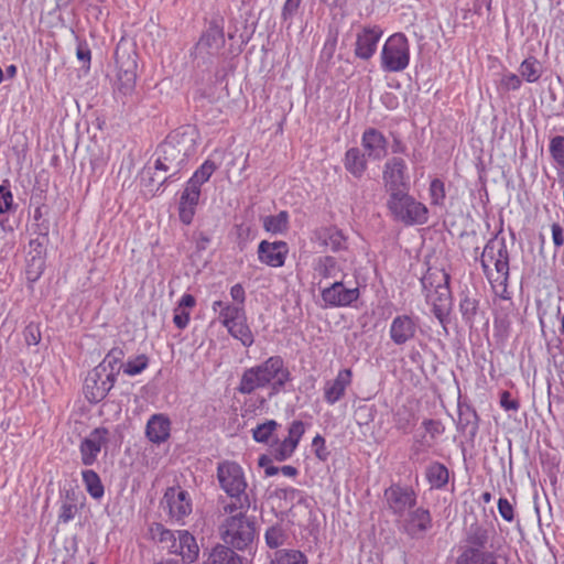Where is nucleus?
Listing matches in <instances>:
<instances>
[{"label":"nucleus","instance_id":"nucleus-21","mask_svg":"<svg viewBox=\"0 0 564 564\" xmlns=\"http://www.w3.org/2000/svg\"><path fill=\"white\" fill-rule=\"evenodd\" d=\"M432 528V517L427 509L416 508L409 512L403 522L404 532L412 539H419Z\"/></svg>","mask_w":564,"mask_h":564},{"label":"nucleus","instance_id":"nucleus-23","mask_svg":"<svg viewBox=\"0 0 564 564\" xmlns=\"http://www.w3.org/2000/svg\"><path fill=\"white\" fill-rule=\"evenodd\" d=\"M361 144L369 159L380 160L387 154V140L377 129H367L362 134Z\"/></svg>","mask_w":564,"mask_h":564},{"label":"nucleus","instance_id":"nucleus-6","mask_svg":"<svg viewBox=\"0 0 564 564\" xmlns=\"http://www.w3.org/2000/svg\"><path fill=\"white\" fill-rule=\"evenodd\" d=\"M387 207L392 218L405 226L424 225L427 223V207L411 196L409 191L389 195Z\"/></svg>","mask_w":564,"mask_h":564},{"label":"nucleus","instance_id":"nucleus-53","mask_svg":"<svg viewBox=\"0 0 564 564\" xmlns=\"http://www.w3.org/2000/svg\"><path fill=\"white\" fill-rule=\"evenodd\" d=\"M173 322L177 328L184 329L189 323V312L176 307L174 311Z\"/></svg>","mask_w":564,"mask_h":564},{"label":"nucleus","instance_id":"nucleus-31","mask_svg":"<svg viewBox=\"0 0 564 564\" xmlns=\"http://www.w3.org/2000/svg\"><path fill=\"white\" fill-rule=\"evenodd\" d=\"M180 535V550L178 555L188 563H193L197 560L199 547L196 539L186 530L176 531Z\"/></svg>","mask_w":564,"mask_h":564},{"label":"nucleus","instance_id":"nucleus-22","mask_svg":"<svg viewBox=\"0 0 564 564\" xmlns=\"http://www.w3.org/2000/svg\"><path fill=\"white\" fill-rule=\"evenodd\" d=\"M351 370L341 369L334 380H329L324 387V399L328 404H335L344 395L347 387L351 383Z\"/></svg>","mask_w":564,"mask_h":564},{"label":"nucleus","instance_id":"nucleus-11","mask_svg":"<svg viewBox=\"0 0 564 564\" xmlns=\"http://www.w3.org/2000/svg\"><path fill=\"white\" fill-rule=\"evenodd\" d=\"M164 509H167L169 517L178 523H183L185 517L192 512V500L186 490L181 487H170L166 489L161 502Z\"/></svg>","mask_w":564,"mask_h":564},{"label":"nucleus","instance_id":"nucleus-41","mask_svg":"<svg viewBox=\"0 0 564 564\" xmlns=\"http://www.w3.org/2000/svg\"><path fill=\"white\" fill-rule=\"evenodd\" d=\"M323 243L332 251H339L346 248V238L340 230L329 228L323 234Z\"/></svg>","mask_w":564,"mask_h":564},{"label":"nucleus","instance_id":"nucleus-54","mask_svg":"<svg viewBox=\"0 0 564 564\" xmlns=\"http://www.w3.org/2000/svg\"><path fill=\"white\" fill-rule=\"evenodd\" d=\"M76 55L78 61L83 63L82 68L88 69L90 67V50L88 46L86 44H79L77 46Z\"/></svg>","mask_w":564,"mask_h":564},{"label":"nucleus","instance_id":"nucleus-32","mask_svg":"<svg viewBox=\"0 0 564 564\" xmlns=\"http://www.w3.org/2000/svg\"><path fill=\"white\" fill-rule=\"evenodd\" d=\"M344 165L355 177H361L367 169L365 154L358 148L349 149L345 154Z\"/></svg>","mask_w":564,"mask_h":564},{"label":"nucleus","instance_id":"nucleus-3","mask_svg":"<svg viewBox=\"0 0 564 564\" xmlns=\"http://www.w3.org/2000/svg\"><path fill=\"white\" fill-rule=\"evenodd\" d=\"M480 262L495 294L502 300H509V252L505 239H489L481 252Z\"/></svg>","mask_w":564,"mask_h":564},{"label":"nucleus","instance_id":"nucleus-38","mask_svg":"<svg viewBox=\"0 0 564 564\" xmlns=\"http://www.w3.org/2000/svg\"><path fill=\"white\" fill-rule=\"evenodd\" d=\"M263 227L271 234H283L289 228L288 212H280L278 215L268 216L263 220Z\"/></svg>","mask_w":564,"mask_h":564},{"label":"nucleus","instance_id":"nucleus-16","mask_svg":"<svg viewBox=\"0 0 564 564\" xmlns=\"http://www.w3.org/2000/svg\"><path fill=\"white\" fill-rule=\"evenodd\" d=\"M108 430L97 427L93 430L80 443V458L85 466H91L98 457L101 447L108 442Z\"/></svg>","mask_w":564,"mask_h":564},{"label":"nucleus","instance_id":"nucleus-12","mask_svg":"<svg viewBox=\"0 0 564 564\" xmlns=\"http://www.w3.org/2000/svg\"><path fill=\"white\" fill-rule=\"evenodd\" d=\"M360 292L357 286H347L344 279L332 282L323 288L321 296L327 306L343 307L348 306L359 299Z\"/></svg>","mask_w":564,"mask_h":564},{"label":"nucleus","instance_id":"nucleus-40","mask_svg":"<svg viewBox=\"0 0 564 564\" xmlns=\"http://www.w3.org/2000/svg\"><path fill=\"white\" fill-rule=\"evenodd\" d=\"M124 357V350L122 347H113L105 357V359L97 366L104 367L106 371H115L116 376L119 373L121 368V361Z\"/></svg>","mask_w":564,"mask_h":564},{"label":"nucleus","instance_id":"nucleus-57","mask_svg":"<svg viewBox=\"0 0 564 564\" xmlns=\"http://www.w3.org/2000/svg\"><path fill=\"white\" fill-rule=\"evenodd\" d=\"M230 295L237 305H243L246 300V292L241 284L237 283L232 285L230 289Z\"/></svg>","mask_w":564,"mask_h":564},{"label":"nucleus","instance_id":"nucleus-24","mask_svg":"<svg viewBox=\"0 0 564 564\" xmlns=\"http://www.w3.org/2000/svg\"><path fill=\"white\" fill-rule=\"evenodd\" d=\"M199 196L200 189L186 183L178 203V216L183 224L189 225L193 221Z\"/></svg>","mask_w":564,"mask_h":564},{"label":"nucleus","instance_id":"nucleus-7","mask_svg":"<svg viewBox=\"0 0 564 564\" xmlns=\"http://www.w3.org/2000/svg\"><path fill=\"white\" fill-rule=\"evenodd\" d=\"M214 312L219 313V319L229 334L240 340L245 347H250L253 335L247 324V316L243 305L230 304L223 301H215L212 306Z\"/></svg>","mask_w":564,"mask_h":564},{"label":"nucleus","instance_id":"nucleus-48","mask_svg":"<svg viewBox=\"0 0 564 564\" xmlns=\"http://www.w3.org/2000/svg\"><path fill=\"white\" fill-rule=\"evenodd\" d=\"M25 343L35 346L41 341L40 327L36 324H29L23 332Z\"/></svg>","mask_w":564,"mask_h":564},{"label":"nucleus","instance_id":"nucleus-50","mask_svg":"<svg viewBox=\"0 0 564 564\" xmlns=\"http://www.w3.org/2000/svg\"><path fill=\"white\" fill-rule=\"evenodd\" d=\"M12 205L13 196L11 191L4 185H0V214L9 212Z\"/></svg>","mask_w":564,"mask_h":564},{"label":"nucleus","instance_id":"nucleus-29","mask_svg":"<svg viewBox=\"0 0 564 564\" xmlns=\"http://www.w3.org/2000/svg\"><path fill=\"white\" fill-rule=\"evenodd\" d=\"M206 564H242V557L227 544H218L210 551Z\"/></svg>","mask_w":564,"mask_h":564},{"label":"nucleus","instance_id":"nucleus-14","mask_svg":"<svg viewBox=\"0 0 564 564\" xmlns=\"http://www.w3.org/2000/svg\"><path fill=\"white\" fill-rule=\"evenodd\" d=\"M417 329L419 321L416 317L408 314L397 315L390 324V339L398 346L405 345L415 338Z\"/></svg>","mask_w":564,"mask_h":564},{"label":"nucleus","instance_id":"nucleus-18","mask_svg":"<svg viewBox=\"0 0 564 564\" xmlns=\"http://www.w3.org/2000/svg\"><path fill=\"white\" fill-rule=\"evenodd\" d=\"M382 36L379 26H367L357 33L355 55L361 59H369L376 52L377 45Z\"/></svg>","mask_w":564,"mask_h":564},{"label":"nucleus","instance_id":"nucleus-9","mask_svg":"<svg viewBox=\"0 0 564 564\" xmlns=\"http://www.w3.org/2000/svg\"><path fill=\"white\" fill-rule=\"evenodd\" d=\"M432 278L433 274L425 275L422 279V285L426 292V301L433 306L434 315L443 322L451 306L449 276L445 272H440V281L435 286H433Z\"/></svg>","mask_w":564,"mask_h":564},{"label":"nucleus","instance_id":"nucleus-10","mask_svg":"<svg viewBox=\"0 0 564 564\" xmlns=\"http://www.w3.org/2000/svg\"><path fill=\"white\" fill-rule=\"evenodd\" d=\"M116 382V372L106 371L104 367H96L85 380L84 391L90 402H100L111 390Z\"/></svg>","mask_w":564,"mask_h":564},{"label":"nucleus","instance_id":"nucleus-44","mask_svg":"<svg viewBox=\"0 0 564 564\" xmlns=\"http://www.w3.org/2000/svg\"><path fill=\"white\" fill-rule=\"evenodd\" d=\"M460 313L463 315V318L466 323H473L474 317L478 310V301L474 297H469L468 295H465L460 300L459 304Z\"/></svg>","mask_w":564,"mask_h":564},{"label":"nucleus","instance_id":"nucleus-55","mask_svg":"<svg viewBox=\"0 0 564 564\" xmlns=\"http://www.w3.org/2000/svg\"><path fill=\"white\" fill-rule=\"evenodd\" d=\"M501 85L507 89H517L521 85V77L514 73L506 75L501 78Z\"/></svg>","mask_w":564,"mask_h":564},{"label":"nucleus","instance_id":"nucleus-60","mask_svg":"<svg viewBox=\"0 0 564 564\" xmlns=\"http://www.w3.org/2000/svg\"><path fill=\"white\" fill-rule=\"evenodd\" d=\"M180 535L176 534L175 538L171 541V543L169 545H166V547L169 549V552L172 553V554H176L178 555V550L181 549L180 547Z\"/></svg>","mask_w":564,"mask_h":564},{"label":"nucleus","instance_id":"nucleus-20","mask_svg":"<svg viewBox=\"0 0 564 564\" xmlns=\"http://www.w3.org/2000/svg\"><path fill=\"white\" fill-rule=\"evenodd\" d=\"M288 245L284 241L269 242L262 240L258 247L259 260L270 267L279 268L285 262Z\"/></svg>","mask_w":564,"mask_h":564},{"label":"nucleus","instance_id":"nucleus-25","mask_svg":"<svg viewBox=\"0 0 564 564\" xmlns=\"http://www.w3.org/2000/svg\"><path fill=\"white\" fill-rule=\"evenodd\" d=\"M171 421L164 414H153L145 429L148 438L155 444L164 443L170 437Z\"/></svg>","mask_w":564,"mask_h":564},{"label":"nucleus","instance_id":"nucleus-19","mask_svg":"<svg viewBox=\"0 0 564 564\" xmlns=\"http://www.w3.org/2000/svg\"><path fill=\"white\" fill-rule=\"evenodd\" d=\"M305 432V425L302 421H293L289 427V435L282 442L275 440L274 457L282 462L288 459L294 453L301 437Z\"/></svg>","mask_w":564,"mask_h":564},{"label":"nucleus","instance_id":"nucleus-49","mask_svg":"<svg viewBox=\"0 0 564 564\" xmlns=\"http://www.w3.org/2000/svg\"><path fill=\"white\" fill-rule=\"evenodd\" d=\"M152 534L154 538H156L161 543H165L169 545L171 541L175 538L177 534L176 532H173L169 529H165L162 524H155V527L152 529Z\"/></svg>","mask_w":564,"mask_h":564},{"label":"nucleus","instance_id":"nucleus-15","mask_svg":"<svg viewBox=\"0 0 564 564\" xmlns=\"http://www.w3.org/2000/svg\"><path fill=\"white\" fill-rule=\"evenodd\" d=\"M389 509L393 514L402 517L416 505V495L411 488L391 486L384 491Z\"/></svg>","mask_w":564,"mask_h":564},{"label":"nucleus","instance_id":"nucleus-52","mask_svg":"<svg viewBox=\"0 0 564 564\" xmlns=\"http://www.w3.org/2000/svg\"><path fill=\"white\" fill-rule=\"evenodd\" d=\"M500 405L506 411H518L520 408V403L516 399H511V393L509 391H502L500 394Z\"/></svg>","mask_w":564,"mask_h":564},{"label":"nucleus","instance_id":"nucleus-62","mask_svg":"<svg viewBox=\"0 0 564 564\" xmlns=\"http://www.w3.org/2000/svg\"><path fill=\"white\" fill-rule=\"evenodd\" d=\"M321 2H324L330 7L334 8H343L348 0H319Z\"/></svg>","mask_w":564,"mask_h":564},{"label":"nucleus","instance_id":"nucleus-8","mask_svg":"<svg viewBox=\"0 0 564 564\" xmlns=\"http://www.w3.org/2000/svg\"><path fill=\"white\" fill-rule=\"evenodd\" d=\"M381 65L387 70H404L410 62V44L403 33L390 35L381 50Z\"/></svg>","mask_w":564,"mask_h":564},{"label":"nucleus","instance_id":"nucleus-28","mask_svg":"<svg viewBox=\"0 0 564 564\" xmlns=\"http://www.w3.org/2000/svg\"><path fill=\"white\" fill-rule=\"evenodd\" d=\"M456 564H498V562L494 552L462 549Z\"/></svg>","mask_w":564,"mask_h":564},{"label":"nucleus","instance_id":"nucleus-1","mask_svg":"<svg viewBox=\"0 0 564 564\" xmlns=\"http://www.w3.org/2000/svg\"><path fill=\"white\" fill-rule=\"evenodd\" d=\"M194 139L186 133L170 134L158 148L154 166L144 169L141 183L150 192H158L165 183L174 180L194 153Z\"/></svg>","mask_w":564,"mask_h":564},{"label":"nucleus","instance_id":"nucleus-47","mask_svg":"<svg viewBox=\"0 0 564 564\" xmlns=\"http://www.w3.org/2000/svg\"><path fill=\"white\" fill-rule=\"evenodd\" d=\"M302 0H286L282 8V19L291 26L293 18L296 15Z\"/></svg>","mask_w":564,"mask_h":564},{"label":"nucleus","instance_id":"nucleus-2","mask_svg":"<svg viewBox=\"0 0 564 564\" xmlns=\"http://www.w3.org/2000/svg\"><path fill=\"white\" fill-rule=\"evenodd\" d=\"M291 380V372L281 356H271L262 364L246 369L237 390L251 394L258 389L270 388V397L280 393Z\"/></svg>","mask_w":564,"mask_h":564},{"label":"nucleus","instance_id":"nucleus-46","mask_svg":"<svg viewBox=\"0 0 564 564\" xmlns=\"http://www.w3.org/2000/svg\"><path fill=\"white\" fill-rule=\"evenodd\" d=\"M286 534L281 527H270L265 532V542L269 547L276 549L284 544Z\"/></svg>","mask_w":564,"mask_h":564},{"label":"nucleus","instance_id":"nucleus-13","mask_svg":"<svg viewBox=\"0 0 564 564\" xmlns=\"http://www.w3.org/2000/svg\"><path fill=\"white\" fill-rule=\"evenodd\" d=\"M406 164L401 158H392L384 164L383 183L389 195L409 191L405 176Z\"/></svg>","mask_w":564,"mask_h":564},{"label":"nucleus","instance_id":"nucleus-30","mask_svg":"<svg viewBox=\"0 0 564 564\" xmlns=\"http://www.w3.org/2000/svg\"><path fill=\"white\" fill-rule=\"evenodd\" d=\"M77 494L74 490H66L62 496L61 507L58 511V523H68L78 512Z\"/></svg>","mask_w":564,"mask_h":564},{"label":"nucleus","instance_id":"nucleus-42","mask_svg":"<svg viewBox=\"0 0 564 564\" xmlns=\"http://www.w3.org/2000/svg\"><path fill=\"white\" fill-rule=\"evenodd\" d=\"M394 422L398 430L408 433L415 425V417L411 411L403 408L397 411Z\"/></svg>","mask_w":564,"mask_h":564},{"label":"nucleus","instance_id":"nucleus-43","mask_svg":"<svg viewBox=\"0 0 564 564\" xmlns=\"http://www.w3.org/2000/svg\"><path fill=\"white\" fill-rule=\"evenodd\" d=\"M148 365L149 358L145 355H139L123 365V372L128 376H135L141 373Z\"/></svg>","mask_w":564,"mask_h":564},{"label":"nucleus","instance_id":"nucleus-37","mask_svg":"<svg viewBox=\"0 0 564 564\" xmlns=\"http://www.w3.org/2000/svg\"><path fill=\"white\" fill-rule=\"evenodd\" d=\"M426 477L434 488H443L448 482V469L441 463H433L427 467Z\"/></svg>","mask_w":564,"mask_h":564},{"label":"nucleus","instance_id":"nucleus-26","mask_svg":"<svg viewBox=\"0 0 564 564\" xmlns=\"http://www.w3.org/2000/svg\"><path fill=\"white\" fill-rule=\"evenodd\" d=\"M492 531L480 524H471L466 532L465 546L463 549H473L486 551Z\"/></svg>","mask_w":564,"mask_h":564},{"label":"nucleus","instance_id":"nucleus-58","mask_svg":"<svg viewBox=\"0 0 564 564\" xmlns=\"http://www.w3.org/2000/svg\"><path fill=\"white\" fill-rule=\"evenodd\" d=\"M552 238L556 247H561L564 243V230L558 224L552 225Z\"/></svg>","mask_w":564,"mask_h":564},{"label":"nucleus","instance_id":"nucleus-56","mask_svg":"<svg viewBox=\"0 0 564 564\" xmlns=\"http://www.w3.org/2000/svg\"><path fill=\"white\" fill-rule=\"evenodd\" d=\"M312 445L315 448L316 456L319 459H323V460L326 459L327 452L325 448V440L321 435H316L313 438Z\"/></svg>","mask_w":564,"mask_h":564},{"label":"nucleus","instance_id":"nucleus-5","mask_svg":"<svg viewBox=\"0 0 564 564\" xmlns=\"http://www.w3.org/2000/svg\"><path fill=\"white\" fill-rule=\"evenodd\" d=\"M249 509H237L226 513L219 507V517H224L219 524L221 540L239 551L246 550L254 540L256 523L246 516Z\"/></svg>","mask_w":564,"mask_h":564},{"label":"nucleus","instance_id":"nucleus-34","mask_svg":"<svg viewBox=\"0 0 564 564\" xmlns=\"http://www.w3.org/2000/svg\"><path fill=\"white\" fill-rule=\"evenodd\" d=\"M83 482L91 498L99 500L104 497L105 488L98 474L91 469L82 471Z\"/></svg>","mask_w":564,"mask_h":564},{"label":"nucleus","instance_id":"nucleus-39","mask_svg":"<svg viewBox=\"0 0 564 564\" xmlns=\"http://www.w3.org/2000/svg\"><path fill=\"white\" fill-rule=\"evenodd\" d=\"M216 169L217 166L213 161H205L200 165V167L193 174V176L187 181V184L200 189V186L210 178Z\"/></svg>","mask_w":564,"mask_h":564},{"label":"nucleus","instance_id":"nucleus-61","mask_svg":"<svg viewBox=\"0 0 564 564\" xmlns=\"http://www.w3.org/2000/svg\"><path fill=\"white\" fill-rule=\"evenodd\" d=\"M280 470L284 476H288V477H294L297 474V469L295 467L289 466V465L283 466Z\"/></svg>","mask_w":564,"mask_h":564},{"label":"nucleus","instance_id":"nucleus-64","mask_svg":"<svg viewBox=\"0 0 564 564\" xmlns=\"http://www.w3.org/2000/svg\"><path fill=\"white\" fill-rule=\"evenodd\" d=\"M404 150H405L404 145L399 140H395L394 144L392 147V151L394 153H403Z\"/></svg>","mask_w":564,"mask_h":564},{"label":"nucleus","instance_id":"nucleus-4","mask_svg":"<svg viewBox=\"0 0 564 564\" xmlns=\"http://www.w3.org/2000/svg\"><path fill=\"white\" fill-rule=\"evenodd\" d=\"M217 479L228 499H220L219 505L226 513L237 509H249L250 499L246 494L247 481L241 466L235 462L225 460L217 466Z\"/></svg>","mask_w":564,"mask_h":564},{"label":"nucleus","instance_id":"nucleus-63","mask_svg":"<svg viewBox=\"0 0 564 564\" xmlns=\"http://www.w3.org/2000/svg\"><path fill=\"white\" fill-rule=\"evenodd\" d=\"M209 238L204 235V234H199V237L197 239V248L198 249H205L206 246L209 243Z\"/></svg>","mask_w":564,"mask_h":564},{"label":"nucleus","instance_id":"nucleus-59","mask_svg":"<svg viewBox=\"0 0 564 564\" xmlns=\"http://www.w3.org/2000/svg\"><path fill=\"white\" fill-rule=\"evenodd\" d=\"M195 303H196V300L192 294H184L181 297L177 307H180L182 310L192 308L195 306Z\"/></svg>","mask_w":564,"mask_h":564},{"label":"nucleus","instance_id":"nucleus-35","mask_svg":"<svg viewBox=\"0 0 564 564\" xmlns=\"http://www.w3.org/2000/svg\"><path fill=\"white\" fill-rule=\"evenodd\" d=\"M278 426L279 424L274 420H268L264 423L259 424L252 430L253 440L258 443H265L271 446L275 445V440L279 438L274 436V431Z\"/></svg>","mask_w":564,"mask_h":564},{"label":"nucleus","instance_id":"nucleus-27","mask_svg":"<svg viewBox=\"0 0 564 564\" xmlns=\"http://www.w3.org/2000/svg\"><path fill=\"white\" fill-rule=\"evenodd\" d=\"M225 45L223 28L216 22L210 23L207 31L198 42L199 48H206L209 52H218Z\"/></svg>","mask_w":564,"mask_h":564},{"label":"nucleus","instance_id":"nucleus-51","mask_svg":"<svg viewBox=\"0 0 564 564\" xmlns=\"http://www.w3.org/2000/svg\"><path fill=\"white\" fill-rule=\"evenodd\" d=\"M498 511L500 516L508 522H511L514 518L513 507L506 498L498 500Z\"/></svg>","mask_w":564,"mask_h":564},{"label":"nucleus","instance_id":"nucleus-33","mask_svg":"<svg viewBox=\"0 0 564 564\" xmlns=\"http://www.w3.org/2000/svg\"><path fill=\"white\" fill-rule=\"evenodd\" d=\"M306 555L300 550L280 549L274 552L271 564H307Z\"/></svg>","mask_w":564,"mask_h":564},{"label":"nucleus","instance_id":"nucleus-17","mask_svg":"<svg viewBox=\"0 0 564 564\" xmlns=\"http://www.w3.org/2000/svg\"><path fill=\"white\" fill-rule=\"evenodd\" d=\"M344 261L332 256H321L313 262V276L318 280V284L323 281L345 279Z\"/></svg>","mask_w":564,"mask_h":564},{"label":"nucleus","instance_id":"nucleus-36","mask_svg":"<svg viewBox=\"0 0 564 564\" xmlns=\"http://www.w3.org/2000/svg\"><path fill=\"white\" fill-rule=\"evenodd\" d=\"M135 73H115V76L110 77L115 90L124 96L132 94L135 87Z\"/></svg>","mask_w":564,"mask_h":564},{"label":"nucleus","instance_id":"nucleus-45","mask_svg":"<svg viewBox=\"0 0 564 564\" xmlns=\"http://www.w3.org/2000/svg\"><path fill=\"white\" fill-rule=\"evenodd\" d=\"M429 192L432 205L442 206L444 204L446 193L443 181L440 178H434L430 184Z\"/></svg>","mask_w":564,"mask_h":564}]
</instances>
